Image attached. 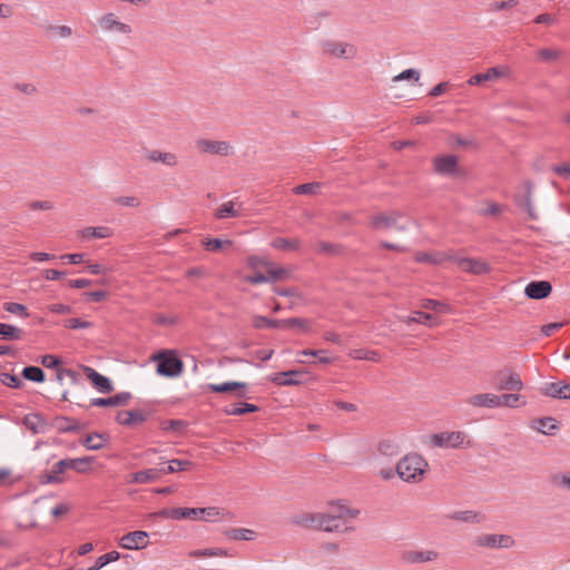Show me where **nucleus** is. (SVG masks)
Here are the masks:
<instances>
[{
    "instance_id": "nucleus-1",
    "label": "nucleus",
    "mask_w": 570,
    "mask_h": 570,
    "mask_svg": "<svg viewBox=\"0 0 570 570\" xmlns=\"http://www.w3.org/2000/svg\"><path fill=\"white\" fill-rule=\"evenodd\" d=\"M92 456H82L75 459H63L52 465L50 472H45L39 476L41 484H60L63 482L62 473H67L68 469L75 470L78 473H86L90 470Z\"/></svg>"
},
{
    "instance_id": "nucleus-2",
    "label": "nucleus",
    "mask_w": 570,
    "mask_h": 570,
    "mask_svg": "<svg viewBox=\"0 0 570 570\" xmlns=\"http://www.w3.org/2000/svg\"><path fill=\"white\" fill-rule=\"evenodd\" d=\"M426 466L428 463L421 455L410 454L397 462L395 470L403 481L417 482L422 479Z\"/></svg>"
},
{
    "instance_id": "nucleus-3",
    "label": "nucleus",
    "mask_w": 570,
    "mask_h": 570,
    "mask_svg": "<svg viewBox=\"0 0 570 570\" xmlns=\"http://www.w3.org/2000/svg\"><path fill=\"white\" fill-rule=\"evenodd\" d=\"M154 361H157L156 372L157 374L166 377H177L181 375L184 371V363L178 357L176 351L164 350L153 356Z\"/></svg>"
},
{
    "instance_id": "nucleus-4",
    "label": "nucleus",
    "mask_w": 570,
    "mask_h": 570,
    "mask_svg": "<svg viewBox=\"0 0 570 570\" xmlns=\"http://www.w3.org/2000/svg\"><path fill=\"white\" fill-rule=\"evenodd\" d=\"M322 49L327 57L344 60H353L358 53L357 47L354 43L338 40L323 41Z\"/></svg>"
},
{
    "instance_id": "nucleus-5",
    "label": "nucleus",
    "mask_w": 570,
    "mask_h": 570,
    "mask_svg": "<svg viewBox=\"0 0 570 570\" xmlns=\"http://www.w3.org/2000/svg\"><path fill=\"white\" fill-rule=\"evenodd\" d=\"M403 215L400 212L380 213L370 218V226L374 229H389L394 228L397 232H405L409 228L411 220L400 223Z\"/></svg>"
},
{
    "instance_id": "nucleus-6",
    "label": "nucleus",
    "mask_w": 570,
    "mask_h": 570,
    "mask_svg": "<svg viewBox=\"0 0 570 570\" xmlns=\"http://www.w3.org/2000/svg\"><path fill=\"white\" fill-rule=\"evenodd\" d=\"M493 384L498 391L519 392L523 387L522 380L518 373L510 370H502L494 374Z\"/></svg>"
},
{
    "instance_id": "nucleus-7",
    "label": "nucleus",
    "mask_w": 570,
    "mask_h": 570,
    "mask_svg": "<svg viewBox=\"0 0 570 570\" xmlns=\"http://www.w3.org/2000/svg\"><path fill=\"white\" fill-rule=\"evenodd\" d=\"M521 188L522 191L514 196V202L527 212L530 219L535 220L538 219V214L532 203L533 183L531 180H524Z\"/></svg>"
},
{
    "instance_id": "nucleus-8",
    "label": "nucleus",
    "mask_w": 570,
    "mask_h": 570,
    "mask_svg": "<svg viewBox=\"0 0 570 570\" xmlns=\"http://www.w3.org/2000/svg\"><path fill=\"white\" fill-rule=\"evenodd\" d=\"M465 434L460 431L441 432L431 435V443L438 448H460L463 445Z\"/></svg>"
},
{
    "instance_id": "nucleus-9",
    "label": "nucleus",
    "mask_w": 570,
    "mask_h": 570,
    "mask_svg": "<svg viewBox=\"0 0 570 570\" xmlns=\"http://www.w3.org/2000/svg\"><path fill=\"white\" fill-rule=\"evenodd\" d=\"M434 171L444 176L461 177L463 174L458 167V158L453 155L438 156L433 160Z\"/></svg>"
},
{
    "instance_id": "nucleus-10",
    "label": "nucleus",
    "mask_w": 570,
    "mask_h": 570,
    "mask_svg": "<svg viewBox=\"0 0 570 570\" xmlns=\"http://www.w3.org/2000/svg\"><path fill=\"white\" fill-rule=\"evenodd\" d=\"M98 24L105 32L131 33L132 29L128 23L120 21L115 13L107 12L98 18Z\"/></svg>"
},
{
    "instance_id": "nucleus-11",
    "label": "nucleus",
    "mask_w": 570,
    "mask_h": 570,
    "mask_svg": "<svg viewBox=\"0 0 570 570\" xmlns=\"http://www.w3.org/2000/svg\"><path fill=\"white\" fill-rule=\"evenodd\" d=\"M478 547L502 549L513 546L514 540L507 534H480L474 539Z\"/></svg>"
},
{
    "instance_id": "nucleus-12",
    "label": "nucleus",
    "mask_w": 570,
    "mask_h": 570,
    "mask_svg": "<svg viewBox=\"0 0 570 570\" xmlns=\"http://www.w3.org/2000/svg\"><path fill=\"white\" fill-rule=\"evenodd\" d=\"M450 261H453L458 264V266L463 271L468 272L474 275H482L490 272V266L487 262L476 259V258H469V257H456V256H449Z\"/></svg>"
},
{
    "instance_id": "nucleus-13",
    "label": "nucleus",
    "mask_w": 570,
    "mask_h": 570,
    "mask_svg": "<svg viewBox=\"0 0 570 570\" xmlns=\"http://www.w3.org/2000/svg\"><path fill=\"white\" fill-rule=\"evenodd\" d=\"M199 151L210 155L228 156L233 154L229 142L224 140L199 139L196 141Z\"/></svg>"
},
{
    "instance_id": "nucleus-14",
    "label": "nucleus",
    "mask_w": 570,
    "mask_h": 570,
    "mask_svg": "<svg viewBox=\"0 0 570 570\" xmlns=\"http://www.w3.org/2000/svg\"><path fill=\"white\" fill-rule=\"evenodd\" d=\"M148 538L149 535L146 531H132L124 534L119 540V544L124 549L139 550L148 546Z\"/></svg>"
},
{
    "instance_id": "nucleus-15",
    "label": "nucleus",
    "mask_w": 570,
    "mask_h": 570,
    "mask_svg": "<svg viewBox=\"0 0 570 570\" xmlns=\"http://www.w3.org/2000/svg\"><path fill=\"white\" fill-rule=\"evenodd\" d=\"M81 370L86 377L92 383L94 387L100 393H110L114 391V385L108 377L101 375L90 366L82 365Z\"/></svg>"
},
{
    "instance_id": "nucleus-16",
    "label": "nucleus",
    "mask_w": 570,
    "mask_h": 570,
    "mask_svg": "<svg viewBox=\"0 0 570 570\" xmlns=\"http://www.w3.org/2000/svg\"><path fill=\"white\" fill-rule=\"evenodd\" d=\"M552 292V286L548 281H532L525 288L524 294L531 299H543L548 297Z\"/></svg>"
},
{
    "instance_id": "nucleus-17",
    "label": "nucleus",
    "mask_w": 570,
    "mask_h": 570,
    "mask_svg": "<svg viewBox=\"0 0 570 570\" xmlns=\"http://www.w3.org/2000/svg\"><path fill=\"white\" fill-rule=\"evenodd\" d=\"M147 420V413L142 410L119 411L116 415V421L125 426H137Z\"/></svg>"
},
{
    "instance_id": "nucleus-18",
    "label": "nucleus",
    "mask_w": 570,
    "mask_h": 570,
    "mask_svg": "<svg viewBox=\"0 0 570 570\" xmlns=\"http://www.w3.org/2000/svg\"><path fill=\"white\" fill-rule=\"evenodd\" d=\"M540 392L552 399L570 400V384L563 382L546 383Z\"/></svg>"
},
{
    "instance_id": "nucleus-19",
    "label": "nucleus",
    "mask_w": 570,
    "mask_h": 570,
    "mask_svg": "<svg viewBox=\"0 0 570 570\" xmlns=\"http://www.w3.org/2000/svg\"><path fill=\"white\" fill-rule=\"evenodd\" d=\"M246 387L247 384L245 382H224L219 384H208L207 390L215 393H227L235 392L237 397H246Z\"/></svg>"
},
{
    "instance_id": "nucleus-20",
    "label": "nucleus",
    "mask_w": 570,
    "mask_h": 570,
    "mask_svg": "<svg viewBox=\"0 0 570 570\" xmlns=\"http://www.w3.org/2000/svg\"><path fill=\"white\" fill-rule=\"evenodd\" d=\"M131 399L129 392H120L110 397H96L91 399L90 406L111 407L126 405Z\"/></svg>"
},
{
    "instance_id": "nucleus-21",
    "label": "nucleus",
    "mask_w": 570,
    "mask_h": 570,
    "mask_svg": "<svg viewBox=\"0 0 570 570\" xmlns=\"http://www.w3.org/2000/svg\"><path fill=\"white\" fill-rule=\"evenodd\" d=\"M466 403L474 407L495 409L500 407L499 395L492 393H480L470 396Z\"/></svg>"
},
{
    "instance_id": "nucleus-22",
    "label": "nucleus",
    "mask_w": 570,
    "mask_h": 570,
    "mask_svg": "<svg viewBox=\"0 0 570 570\" xmlns=\"http://www.w3.org/2000/svg\"><path fill=\"white\" fill-rule=\"evenodd\" d=\"M304 374V371L301 370H291L287 372H278L275 373L271 381L277 385L282 386H292V385H298L302 383V380L298 377Z\"/></svg>"
},
{
    "instance_id": "nucleus-23",
    "label": "nucleus",
    "mask_w": 570,
    "mask_h": 570,
    "mask_svg": "<svg viewBox=\"0 0 570 570\" xmlns=\"http://www.w3.org/2000/svg\"><path fill=\"white\" fill-rule=\"evenodd\" d=\"M439 558V553L434 550L428 551H405L402 554L403 561L407 563L431 562Z\"/></svg>"
},
{
    "instance_id": "nucleus-24",
    "label": "nucleus",
    "mask_w": 570,
    "mask_h": 570,
    "mask_svg": "<svg viewBox=\"0 0 570 570\" xmlns=\"http://www.w3.org/2000/svg\"><path fill=\"white\" fill-rule=\"evenodd\" d=\"M22 423L33 434L45 433L48 429V423L38 413H29L24 415L22 419Z\"/></svg>"
},
{
    "instance_id": "nucleus-25",
    "label": "nucleus",
    "mask_w": 570,
    "mask_h": 570,
    "mask_svg": "<svg viewBox=\"0 0 570 570\" xmlns=\"http://www.w3.org/2000/svg\"><path fill=\"white\" fill-rule=\"evenodd\" d=\"M242 206L236 200H229L216 208L214 216L217 219L234 218L240 216Z\"/></svg>"
},
{
    "instance_id": "nucleus-26",
    "label": "nucleus",
    "mask_w": 570,
    "mask_h": 570,
    "mask_svg": "<svg viewBox=\"0 0 570 570\" xmlns=\"http://www.w3.org/2000/svg\"><path fill=\"white\" fill-rule=\"evenodd\" d=\"M504 75V71L498 67L489 68L485 72L476 73L469 78L466 81L470 86H480L487 81H493L495 79L501 78Z\"/></svg>"
},
{
    "instance_id": "nucleus-27",
    "label": "nucleus",
    "mask_w": 570,
    "mask_h": 570,
    "mask_svg": "<svg viewBox=\"0 0 570 570\" xmlns=\"http://www.w3.org/2000/svg\"><path fill=\"white\" fill-rule=\"evenodd\" d=\"M317 530L334 532L341 529L338 517L330 513H317Z\"/></svg>"
},
{
    "instance_id": "nucleus-28",
    "label": "nucleus",
    "mask_w": 570,
    "mask_h": 570,
    "mask_svg": "<svg viewBox=\"0 0 570 570\" xmlns=\"http://www.w3.org/2000/svg\"><path fill=\"white\" fill-rule=\"evenodd\" d=\"M146 158L151 163H161L168 167L177 165V156L173 153H164L156 149L147 150Z\"/></svg>"
},
{
    "instance_id": "nucleus-29",
    "label": "nucleus",
    "mask_w": 570,
    "mask_h": 570,
    "mask_svg": "<svg viewBox=\"0 0 570 570\" xmlns=\"http://www.w3.org/2000/svg\"><path fill=\"white\" fill-rule=\"evenodd\" d=\"M159 479V470L158 469H147L142 471L135 472L129 475L128 483L136 484H145L151 483Z\"/></svg>"
},
{
    "instance_id": "nucleus-30",
    "label": "nucleus",
    "mask_w": 570,
    "mask_h": 570,
    "mask_svg": "<svg viewBox=\"0 0 570 570\" xmlns=\"http://www.w3.org/2000/svg\"><path fill=\"white\" fill-rule=\"evenodd\" d=\"M302 242L298 238L288 239L283 237H276L272 240L271 246L279 250H298Z\"/></svg>"
},
{
    "instance_id": "nucleus-31",
    "label": "nucleus",
    "mask_w": 570,
    "mask_h": 570,
    "mask_svg": "<svg viewBox=\"0 0 570 570\" xmlns=\"http://www.w3.org/2000/svg\"><path fill=\"white\" fill-rule=\"evenodd\" d=\"M112 235L111 228L107 226L86 227L81 230L82 238H107Z\"/></svg>"
},
{
    "instance_id": "nucleus-32",
    "label": "nucleus",
    "mask_w": 570,
    "mask_h": 570,
    "mask_svg": "<svg viewBox=\"0 0 570 570\" xmlns=\"http://www.w3.org/2000/svg\"><path fill=\"white\" fill-rule=\"evenodd\" d=\"M292 523L307 529L317 528V513H301L292 518Z\"/></svg>"
},
{
    "instance_id": "nucleus-33",
    "label": "nucleus",
    "mask_w": 570,
    "mask_h": 570,
    "mask_svg": "<svg viewBox=\"0 0 570 570\" xmlns=\"http://www.w3.org/2000/svg\"><path fill=\"white\" fill-rule=\"evenodd\" d=\"M107 441H108V435L99 434V433H91L86 436V439L82 441V444L88 450L97 451V450L102 449Z\"/></svg>"
},
{
    "instance_id": "nucleus-34",
    "label": "nucleus",
    "mask_w": 570,
    "mask_h": 570,
    "mask_svg": "<svg viewBox=\"0 0 570 570\" xmlns=\"http://www.w3.org/2000/svg\"><path fill=\"white\" fill-rule=\"evenodd\" d=\"M446 518L460 522H466V523H479L480 518L479 514L475 511L472 510H465V511H454L449 514H446Z\"/></svg>"
},
{
    "instance_id": "nucleus-35",
    "label": "nucleus",
    "mask_w": 570,
    "mask_h": 570,
    "mask_svg": "<svg viewBox=\"0 0 570 570\" xmlns=\"http://www.w3.org/2000/svg\"><path fill=\"white\" fill-rule=\"evenodd\" d=\"M23 331L10 324L0 323V337L7 341H16L22 337Z\"/></svg>"
},
{
    "instance_id": "nucleus-36",
    "label": "nucleus",
    "mask_w": 570,
    "mask_h": 570,
    "mask_svg": "<svg viewBox=\"0 0 570 570\" xmlns=\"http://www.w3.org/2000/svg\"><path fill=\"white\" fill-rule=\"evenodd\" d=\"M21 374L26 380L36 382V383H42L46 380V374H45L43 370L38 366H32V365L26 366L22 370Z\"/></svg>"
},
{
    "instance_id": "nucleus-37",
    "label": "nucleus",
    "mask_w": 570,
    "mask_h": 570,
    "mask_svg": "<svg viewBox=\"0 0 570 570\" xmlns=\"http://www.w3.org/2000/svg\"><path fill=\"white\" fill-rule=\"evenodd\" d=\"M405 323H420L425 324L430 327H433L436 325V322L434 321V317L431 314L424 313V312H414L411 316H407L406 320H404Z\"/></svg>"
},
{
    "instance_id": "nucleus-38",
    "label": "nucleus",
    "mask_w": 570,
    "mask_h": 570,
    "mask_svg": "<svg viewBox=\"0 0 570 570\" xmlns=\"http://www.w3.org/2000/svg\"><path fill=\"white\" fill-rule=\"evenodd\" d=\"M258 411V406L250 403H239L230 409H224V413L227 415L239 416L247 413H254Z\"/></svg>"
},
{
    "instance_id": "nucleus-39",
    "label": "nucleus",
    "mask_w": 570,
    "mask_h": 570,
    "mask_svg": "<svg viewBox=\"0 0 570 570\" xmlns=\"http://www.w3.org/2000/svg\"><path fill=\"white\" fill-rule=\"evenodd\" d=\"M449 256L450 255H445V254L432 255L429 253L419 252L415 254V261L417 263H431V264L438 265V264L443 263L445 259H449Z\"/></svg>"
},
{
    "instance_id": "nucleus-40",
    "label": "nucleus",
    "mask_w": 570,
    "mask_h": 570,
    "mask_svg": "<svg viewBox=\"0 0 570 570\" xmlns=\"http://www.w3.org/2000/svg\"><path fill=\"white\" fill-rule=\"evenodd\" d=\"M120 558V553L117 551H110L98 557L95 563L88 568L87 570H100L102 567L107 566L110 562L117 561Z\"/></svg>"
},
{
    "instance_id": "nucleus-41",
    "label": "nucleus",
    "mask_w": 570,
    "mask_h": 570,
    "mask_svg": "<svg viewBox=\"0 0 570 570\" xmlns=\"http://www.w3.org/2000/svg\"><path fill=\"white\" fill-rule=\"evenodd\" d=\"M191 465V462L190 461H187V460H179V459H173L168 462V465L167 466H164V468H160L158 469L159 470V475L161 473H175L177 471H183L185 470L187 466H190Z\"/></svg>"
},
{
    "instance_id": "nucleus-42",
    "label": "nucleus",
    "mask_w": 570,
    "mask_h": 570,
    "mask_svg": "<svg viewBox=\"0 0 570 570\" xmlns=\"http://www.w3.org/2000/svg\"><path fill=\"white\" fill-rule=\"evenodd\" d=\"M55 426L61 433L80 430V426L77 423H75L71 419H68L66 416L56 417Z\"/></svg>"
},
{
    "instance_id": "nucleus-43",
    "label": "nucleus",
    "mask_w": 570,
    "mask_h": 570,
    "mask_svg": "<svg viewBox=\"0 0 570 570\" xmlns=\"http://www.w3.org/2000/svg\"><path fill=\"white\" fill-rule=\"evenodd\" d=\"M253 326L255 328H264V327L278 328V327H282V320H272V318H267L266 316L257 315V316H254V318H253Z\"/></svg>"
},
{
    "instance_id": "nucleus-44",
    "label": "nucleus",
    "mask_w": 570,
    "mask_h": 570,
    "mask_svg": "<svg viewBox=\"0 0 570 570\" xmlns=\"http://www.w3.org/2000/svg\"><path fill=\"white\" fill-rule=\"evenodd\" d=\"M563 56L562 50L557 48H543L538 51V57L544 62H552Z\"/></svg>"
},
{
    "instance_id": "nucleus-45",
    "label": "nucleus",
    "mask_w": 570,
    "mask_h": 570,
    "mask_svg": "<svg viewBox=\"0 0 570 570\" xmlns=\"http://www.w3.org/2000/svg\"><path fill=\"white\" fill-rule=\"evenodd\" d=\"M189 556L193 558H202V557H225L227 552L220 548H207L193 550L189 552Z\"/></svg>"
},
{
    "instance_id": "nucleus-46",
    "label": "nucleus",
    "mask_w": 570,
    "mask_h": 570,
    "mask_svg": "<svg viewBox=\"0 0 570 570\" xmlns=\"http://www.w3.org/2000/svg\"><path fill=\"white\" fill-rule=\"evenodd\" d=\"M317 250L322 254L337 256V255L342 254L343 246L340 244H333V243H328V242H318Z\"/></svg>"
},
{
    "instance_id": "nucleus-47",
    "label": "nucleus",
    "mask_w": 570,
    "mask_h": 570,
    "mask_svg": "<svg viewBox=\"0 0 570 570\" xmlns=\"http://www.w3.org/2000/svg\"><path fill=\"white\" fill-rule=\"evenodd\" d=\"M222 514H224V512L216 507L198 508V520L213 521Z\"/></svg>"
},
{
    "instance_id": "nucleus-48",
    "label": "nucleus",
    "mask_w": 570,
    "mask_h": 570,
    "mask_svg": "<svg viewBox=\"0 0 570 570\" xmlns=\"http://www.w3.org/2000/svg\"><path fill=\"white\" fill-rule=\"evenodd\" d=\"M550 481L556 488L570 491V472L556 473L551 475Z\"/></svg>"
},
{
    "instance_id": "nucleus-49",
    "label": "nucleus",
    "mask_w": 570,
    "mask_h": 570,
    "mask_svg": "<svg viewBox=\"0 0 570 570\" xmlns=\"http://www.w3.org/2000/svg\"><path fill=\"white\" fill-rule=\"evenodd\" d=\"M535 422V429L542 434H551V431L557 429L556 420L551 416L538 419Z\"/></svg>"
},
{
    "instance_id": "nucleus-50",
    "label": "nucleus",
    "mask_w": 570,
    "mask_h": 570,
    "mask_svg": "<svg viewBox=\"0 0 570 570\" xmlns=\"http://www.w3.org/2000/svg\"><path fill=\"white\" fill-rule=\"evenodd\" d=\"M224 245L230 246L232 240L225 239L222 240L219 238H206L203 240V246L208 252H217L223 248Z\"/></svg>"
},
{
    "instance_id": "nucleus-51",
    "label": "nucleus",
    "mask_w": 570,
    "mask_h": 570,
    "mask_svg": "<svg viewBox=\"0 0 570 570\" xmlns=\"http://www.w3.org/2000/svg\"><path fill=\"white\" fill-rule=\"evenodd\" d=\"M320 188V183H306L294 187L293 193L296 195H314L317 194Z\"/></svg>"
},
{
    "instance_id": "nucleus-52",
    "label": "nucleus",
    "mask_w": 570,
    "mask_h": 570,
    "mask_svg": "<svg viewBox=\"0 0 570 570\" xmlns=\"http://www.w3.org/2000/svg\"><path fill=\"white\" fill-rule=\"evenodd\" d=\"M227 535L233 540H252L254 531L249 529L235 528L227 532Z\"/></svg>"
},
{
    "instance_id": "nucleus-53",
    "label": "nucleus",
    "mask_w": 570,
    "mask_h": 570,
    "mask_svg": "<svg viewBox=\"0 0 570 570\" xmlns=\"http://www.w3.org/2000/svg\"><path fill=\"white\" fill-rule=\"evenodd\" d=\"M3 309L8 313L20 315L21 317L29 316L27 307L20 303L7 302L3 304Z\"/></svg>"
},
{
    "instance_id": "nucleus-54",
    "label": "nucleus",
    "mask_w": 570,
    "mask_h": 570,
    "mask_svg": "<svg viewBox=\"0 0 570 570\" xmlns=\"http://www.w3.org/2000/svg\"><path fill=\"white\" fill-rule=\"evenodd\" d=\"M198 520V508H176V520Z\"/></svg>"
},
{
    "instance_id": "nucleus-55",
    "label": "nucleus",
    "mask_w": 570,
    "mask_h": 570,
    "mask_svg": "<svg viewBox=\"0 0 570 570\" xmlns=\"http://www.w3.org/2000/svg\"><path fill=\"white\" fill-rule=\"evenodd\" d=\"M0 382L12 389H19L22 385L21 380L17 375L10 373H0Z\"/></svg>"
},
{
    "instance_id": "nucleus-56",
    "label": "nucleus",
    "mask_w": 570,
    "mask_h": 570,
    "mask_svg": "<svg viewBox=\"0 0 570 570\" xmlns=\"http://www.w3.org/2000/svg\"><path fill=\"white\" fill-rule=\"evenodd\" d=\"M297 326L302 331L306 332L308 330V323L304 318L292 317L287 320H282V327H294Z\"/></svg>"
},
{
    "instance_id": "nucleus-57",
    "label": "nucleus",
    "mask_w": 570,
    "mask_h": 570,
    "mask_svg": "<svg viewBox=\"0 0 570 570\" xmlns=\"http://www.w3.org/2000/svg\"><path fill=\"white\" fill-rule=\"evenodd\" d=\"M354 358L379 362L380 355L375 351L356 350V351H354Z\"/></svg>"
},
{
    "instance_id": "nucleus-58",
    "label": "nucleus",
    "mask_w": 570,
    "mask_h": 570,
    "mask_svg": "<svg viewBox=\"0 0 570 570\" xmlns=\"http://www.w3.org/2000/svg\"><path fill=\"white\" fill-rule=\"evenodd\" d=\"M289 272L283 267L268 269L266 276L269 277L268 282H275L278 279L287 278Z\"/></svg>"
},
{
    "instance_id": "nucleus-59",
    "label": "nucleus",
    "mask_w": 570,
    "mask_h": 570,
    "mask_svg": "<svg viewBox=\"0 0 570 570\" xmlns=\"http://www.w3.org/2000/svg\"><path fill=\"white\" fill-rule=\"evenodd\" d=\"M65 326L71 330H85L90 328L92 323L80 318H69L66 321Z\"/></svg>"
},
{
    "instance_id": "nucleus-60",
    "label": "nucleus",
    "mask_w": 570,
    "mask_h": 570,
    "mask_svg": "<svg viewBox=\"0 0 570 570\" xmlns=\"http://www.w3.org/2000/svg\"><path fill=\"white\" fill-rule=\"evenodd\" d=\"M500 399V407H515L517 402L520 400V395L515 393L499 395Z\"/></svg>"
},
{
    "instance_id": "nucleus-61",
    "label": "nucleus",
    "mask_w": 570,
    "mask_h": 570,
    "mask_svg": "<svg viewBox=\"0 0 570 570\" xmlns=\"http://www.w3.org/2000/svg\"><path fill=\"white\" fill-rule=\"evenodd\" d=\"M413 79L414 81H417L420 79V71L416 69H406L399 75H396L393 78V81H401V80H407Z\"/></svg>"
},
{
    "instance_id": "nucleus-62",
    "label": "nucleus",
    "mask_w": 570,
    "mask_h": 570,
    "mask_svg": "<svg viewBox=\"0 0 570 570\" xmlns=\"http://www.w3.org/2000/svg\"><path fill=\"white\" fill-rule=\"evenodd\" d=\"M41 364L47 368H59L61 360L58 356L47 354L41 357Z\"/></svg>"
},
{
    "instance_id": "nucleus-63",
    "label": "nucleus",
    "mask_w": 570,
    "mask_h": 570,
    "mask_svg": "<svg viewBox=\"0 0 570 570\" xmlns=\"http://www.w3.org/2000/svg\"><path fill=\"white\" fill-rule=\"evenodd\" d=\"M519 4V0H505V1H494L492 4H491V10L492 11H501V10H507V9H511L515 6Z\"/></svg>"
},
{
    "instance_id": "nucleus-64",
    "label": "nucleus",
    "mask_w": 570,
    "mask_h": 570,
    "mask_svg": "<svg viewBox=\"0 0 570 570\" xmlns=\"http://www.w3.org/2000/svg\"><path fill=\"white\" fill-rule=\"evenodd\" d=\"M49 30L60 38H68L72 35L71 28L65 24L50 26Z\"/></svg>"
}]
</instances>
